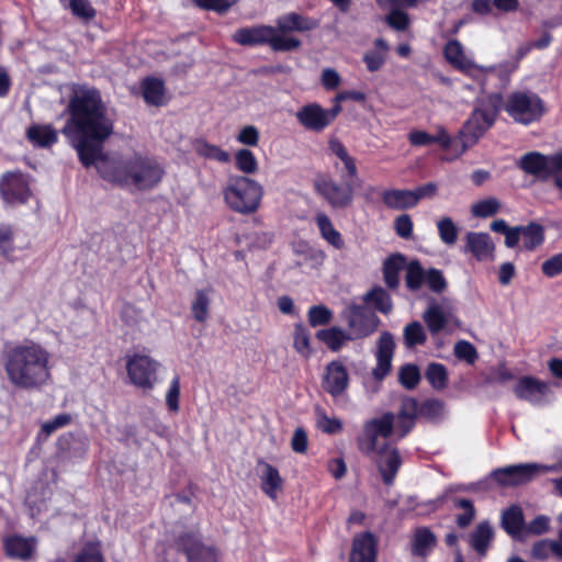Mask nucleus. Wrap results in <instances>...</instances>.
Instances as JSON below:
<instances>
[{
	"instance_id": "f257e3e1",
	"label": "nucleus",
	"mask_w": 562,
	"mask_h": 562,
	"mask_svg": "<svg viewBox=\"0 0 562 562\" xmlns=\"http://www.w3.org/2000/svg\"><path fill=\"white\" fill-rule=\"evenodd\" d=\"M67 111L69 119L61 133L85 167L94 166L105 181L138 191L150 190L162 180L165 169L153 157L134 154L123 158L103 153V143L113 133V120L99 90L87 86L76 88Z\"/></svg>"
},
{
	"instance_id": "f03ea898",
	"label": "nucleus",
	"mask_w": 562,
	"mask_h": 562,
	"mask_svg": "<svg viewBox=\"0 0 562 562\" xmlns=\"http://www.w3.org/2000/svg\"><path fill=\"white\" fill-rule=\"evenodd\" d=\"M417 404L415 400H405L401 411L395 415L384 413L363 423L362 432L357 438V446L364 456L376 458V465L385 484L391 485L402 464L398 450L385 442L390 438L403 439L415 425Z\"/></svg>"
},
{
	"instance_id": "7ed1b4c3",
	"label": "nucleus",
	"mask_w": 562,
	"mask_h": 562,
	"mask_svg": "<svg viewBox=\"0 0 562 562\" xmlns=\"http://www.w3.org/2000/svg\"><path fill=\"white\" fill-rule=\"evenodd\" d=\"M50 359L52 356L46 348L29 340L4 351L3 368L14 387L37 390L52 380Z\"/></svg>"
},
{
	"instance_id": "20e7f679",
	"label": "nucleus",
	"mask_w": 562,
	"mask_h": 562,
	"mask_svg": "<svg viewBox=\"0 0 562 562\" xmlns=\"http://www.w3.org/2000/svg\"><path fill=\"white\" fill-rule=\"evenodd\" d=\"M226 204L234 212L248 215L255 213L263 196V188L246 176L232 177L223 190Z\"/></svg>"
},
{
	"instance_id": "39448f33",
	"label": "nucleus",
	"mask_w": 562,
	"mask_h": 562,
	"mask_svg": "<svg viewBox=\"0 0 562 562\" xmlns=\"http://www.w3.org/2000/svg\"><path fill=\"white\" fill-rule=\"evenodd\" d=\"M233 41L241 46L269 45L274 52H290L296 49L301 42L270 25H254L238 29L232 36Z\"/></svg>"
},
{
	"instance_id": "423d86ee",
	"label": "nucleus",
	"mask_w": 562,
	"mask_h": 562,
	"mask_svg": "<svg viewBox=\"0 0 562 562\" xmlns=\"http://www.w3.org/2000/svg\"><path fill=\"white\" fill-rule=\"evenodd\" d=\"M497 112V108L493 104H481L474 109L471 116L460 130L458 137H456V157L462 155L479 142L485 132L493 125Z\"/></svg>"
},
{
	"instance_id": "0eeeda50",
	"label": "nucleus",
	"mask_w": 562,
	"mask_h": 562,
	"mask_svg": "<svg viewBox=\"0 0 562 562\" xmlns=\"http://www.w3.org/2000/svg\"><path fill=\"white\" fill-rule=\"evenodd\" d=\"M443 56L449 65L479 81L482 88H485L486 80L501 68L498 66L483 67L475 64L472 54L468 53L458 40H450L446 43Z\"/></svg>"
},
{
	"instance_id": "6e6552de",
	"label": "nucleus",
	"mask_w": 562,
	"mask_h": 562,
	"mask_svg": "<svg viewBox=\"0 0 562 562\" xmlns=\"http://www.w3.org/2000/svg\"><path fill=\"white\" fill-rule=\"evenodd\" d=\"M562 470V451L559 463L546 465L540 463H520L498 468L491 473V477L502 487H514L529 483L542 473L558 472Z\"/></svg>"
},
{
	"instance_id": "1a4fd4ad",
	"label": "nucleus",
	"mask_w": 562,
	"mask_h": 562,
	"mask_svg": "<svg viewBox=\"0 0 562 562\" xmlns=\"http://www.w3.org/2000/svg\"><path fill=\"white\" fill-rule=\"evenodd\" d=\"M126 372L130 382L142 390H151L157 383V372L161 364L150 356L134 352L125 357Z\"/></svg>"
},
{
	"instance_id": "9d476101",
	"label": "nucleus",
	"mask_w": 562,
	"mask_h": 562,
	"mask_svg": "<svg viewBox=\"0 0 562 562\" xmlns=\"http://www.w3.org/2000/svg\"><path fill=\"white\" fill-rule=\"evenodd\" d=\"M506 111L514 121L527 125L542 116L544 106L533 92H514L507 99Z\"/></svg>"
},
{
	"instance_id": "9b49d317",
	"label": "nucleus",
	"mask_w": 562,
	"mask_h": 562,
	"mask_svg": "<svg viewBox=\"0 0 562 562\" xmlns=\"http://www.w3.org/2000/svg\"><path fill=\"white\" fill-rule=\"evenodd\" d=\"M340 317L347 324V331L353 340L370 336L379 325V317L363 305L348 304Z\"/></svg>"
},
{
	"instance_id": "f8f14e48",
	"label": "nucleus",
	"mask_w": 562,
	"mask_h": 562,
	"mask_svg": "<svg viewBox=\"0 0 562 562\" xmlns=\"http://www.w3.org/2000/svg\"><path fill=\"white\" fill-rule=\"evenodd\" d=\"M314 190L333 209H346L352 204L355 190L350 183H338L329 175H317L313 181Z\"/></svg>"
},
{
	"instance_id": "ddd939ff",
	"label": "nucleus",
	"mask_w": 562,
	"mask_h": 562,
	"mask_svg": "<svg viewBox=\"0 0 562 562\" xmlns=\"http://www.w3.org/2000/svg\"><path fill=\"white\" fill-rule=\"evenodd\" d=\"M423 319L434 338L441 331L452 333L460 325L452 306L447 301L439 302L435 299L429 300Z\"/></svg>"
},
{
	"instance_id": "4468645a",
	"label": "nucleus",
	"mask_w": 562,
	"mask_h": 562,
	"mask_svg": "<svg viewBox=\"0 0 562 562\" xmlns=\"http://www.w3.org/2000/svg\"><path fill=\"white\" fill-rule=\"evenodd\" d=\"M513 391L517 398L535 406L546 405L553 398L550 383L531 375L519 378Z\"/></svg>"
},
{
	"instance_id": "2eb2a0df",
	"label": "nucleus",
	"mask_w": 562,
	"mask_h": 562,
	"mask_svg": "<svg viewBox=\"0 0 562 562\" xmlns=\"http://www.w3.org/2000/svg\"><path fill=\"white\" fill-rule=\"evenodd\" d=\"M176 547L186 553L188 562H218L217 551L213 547L203 546L195 532L179 536Z\"/></svg>"
},
{
	"instance_id": "dca6fc26",
	"label": "nucleus",
	"mask_w": 562,
	"mask_h": 562,
	"mask_svg": "<svg viewBox=\"0 0 562 562\" xmlns=\"http://www.w3.org/2000/svg\"><path fill=\"white\" fill-rule=\"evenodd\" d=\"M0 193L7 203H24L31 195L29 179L22 172H8L0 180Z\"/></svg>"
},
{
	"instance_id": "f3484780",
	"label": "nucleus",
	"mask_w": 562,
	"mask_h": 562,
	"mask_svg": "<svg viewBox=\"0 0 562 562\" xmlns=\"http://www.w3.org/2000/svg\"><path fill=\"white\" fill-rule=\"evenodd\" d=\"M349 386V373L340 360H334L325 367L322 387L333 398L344 395Z\"/></svg>"
},
{
	"instance_id": "a211bd4d",
	"label": "nucleus",
	"mask_w": 562,
	"mask_h": 562,
	"mask_svg": "<svg viewBox=\"0 0 562 562\" xmlns=\"http://www.w3.org/2000/svg\"><path fill=\"white\" fill-rule=\"evenodd\" d=\"M395 342L393 335L389 331L381 334L375 351L376 366L372 374L375 380L382 381L391 371Z\"/></svg>"
},
{
	"instance_id": "6ab92c4d",
	"label": "nucleus",
	"mask_w": 562,
	"mask_h": 562,
	"mask_svg": "<svg viewBox=\"0 0 562 562\" xmlns=\"http://www.w3.org/2000/svg\"><path fill=\"white\" fill-rule=\"evenodd\" d=\"M553 162V155H543L538 151L525 154L517 162V166L527 175L540 180L550 178V170Z\"/></svg>"
},
{
	"instance_id": "aec40b11",
	"label": "nucleus",
	"mask_w": 562,
	"mask_h": 562,
	"mask_svg": "<svg viewBox=\"0 0 562 562\" xmlns=\"http://www.w3.org/2000/svg\"><path fill=\"white\" fill-rule=\"evenodd\" d=\"M295 117L307 131L322 132L329 126L324 108L316 102L303 105L295 113Z\"/></svg>"
},
{
	"instance_id": "412c9836",
	"label": "nucleus",
	"mask_w": 562,
	"mask_h": 562,
	"mask_svg": "<svg viewBox=\"0 0 562 562\" xmlns=\"http://www.w3.org/2000/svg\"><path fill=\"white\" fill-rule=\"evenodd\" d=\"M436 535L428 527H417L409 538L411 554L417 558H427L437 547Z\"/></svg>"
},
{
	"instance_id": "4be33fe9",
	"label": "nucleus",
	"mask_w": 562,
	"mask_h": 562,
	"mask_svg": "<svg viewBox=\"0 0 562 562\" xmlns=\"http://www.w3.org/2000/svg\"><path fill=\"white\" fill-rule=\"evenodd\" d=\"M408 139L413 146H427L437 143L445 150H453L457 154V139L452 138L446 128L439 126L436 135H431L425 131H413L408 135Z\"/></svg>"
},
{
	"instance_id": "5701e85b",
	"label": "nucleus",
	"mask_w": 562,
	"mask_h": 562,
	"mask_svg": "<svg viewBox=\"0 0 562 562\" xmlns=\"http://www.w3.org/2000/svg\"><path fill=\"white\" fill-rule=\"evenodd\" d=\"M376 542L371 532L355 537L349 562H375Z\"/></svg>"
},
{
	"instance_id": "b1692460",
	"label": "nucleus",
	"mask_w": 562,
	"mask_h": 562,
	"mask_svg": "<svg viewBox=\"0 0 562 562\" xmlns=\"http://www.w3.org/2000/svg\"><path fill=\"white\" fill-rule=\"evenodd\" d=\"M465 239L464 251L471 252L480 261L492 258L494 244L487 233L469 232Z\"/></svg>"
},
{
	"instance_id": "393cba45",
	"label": "nucleus",
	"mask_w": 562,
	"mask_h": 562,
	"mask_svg": "<svg viewBox=\"0 0 562 562\" xmlns=\"http://www.w3.org/2000/svg\"><path fill=\"white\" fill-rule=\"evenodd\" d=\"M261 467L260 472V487L262 492L272 501L278 498V492L282 488L283 480L277 468L265 462L259 461Z\"/></svg>"
},
{
	"instance_id": "a878e982",
	"label": "nucleus",
	"mask_w": 562,
	"mask_h": 562,
	"mask_svg": "<svg viewBox=\"0 0 562 562\" xmlns=\"http://www.w3.org/2000/svg\"><path fill=\"white\" fill-rule=\"evenodd\" d=\"M531 557L535 560L546 561L550 557L562 560V530L558 532L557 539H541L531 547Z\"/></svg>"
},
{
	"instance_id": "bb28decb",
	"label": "nucleus",
	"mask_w": 562,
	"mask_h": 562,
	"mask_svg": "<svg viewBox=\"0 0 562 562\" xmlns=\"http://www.w3.org/2000/svg\"><path fill=\"white\" fill-rule=\"evenodd\" d=\"M318 25L317 21L305 18L297 13H289L281 15L277 19V30L280 34L285 32L297 31H311Z\"/></svg>"
},
{
	"instance_id": "cd10ccee",
	"label": "nucleus",
	"mask_w": 562,
	"mask_h": 562,
	"mask_svg": "<svg viewBox=\"0 0 562 562\" xmlns=\"http://www.w3.org/2000/svg\"><path fill=\"white\" fill-rule=\"evenodd\" d=\"M142 94L145 102L149 105L161 106L166 104V89L161 79L147 77L140 83Z\"/></svg>"
},
{
	"instance_id": "c85d7f7f",
	"label": "nucleus",
	"mask_w": 562,
	"mask_h": 562,
	"mask_svg": "<svg viewBox=\"0 0 562 562\" xmlns=\"http://www.w3.org/2000/svg\"><path fill=\"white\" fill-rule=\"evenodd\" d=\"M36 548V540L31 538H23L12 536L4 540V549L8 555L21 560L29 559Z\"/></svg>"
},
{
	"instance_id": "c756f323",
	"label": "nucleus",
	"mask_w": 562,
	"mask_h": 562,
	"mask_svg": "<svg viewBox=\"0 0 562 562\" xmlns=\"http://www.w3.org/2000/svg\"><path fill=\"white\" fill-rule=\"evenodd\" d=\"M383 203L393 210H405L414 207L416 196L412 190L390 189L382 193Z\"/></svg>"
},
{
	"instance_id": "7c9ffc66",
	"label": "nucleus",
	"mask_w": 562,
	"mask_h": 562,
	"mask_svg": "<svg viewBox=\"0 0 562 562\" xmlns=\"http://www.w3.org/2000/svg\"><path fill=\"white\" fill-rule=\"evenodd\" d=\"M29 140L38 147H49L58 139L57 131L49 124H34L27 128Z\"/></svg>"
},
{
	"instance_id": "2f4dec72",
	"label": "nucleus",
	"mask_w": 562,
	"mask_h": 562,
	"mask_svg": "<svg viewBox=\"0 0 562 562\" xmlns=\"http://www.w3.org/2000/svg\"><path fill=\"white\" fill-rule=\"evenodd\" d=\"M390 46L383 38L374 41V48L364 53L363 63L370 72L379 71L386 63Z\"/></svg>"
},
{
	"instance_id": "473e14b6",
	"label": "nucleus",
	"mask_w": 562,
	"mask_h": 562,
	"mask_svg": "<svg viewBox=\"0 0 562 562\" xmlns=\"http://www.w3.org/2000/svg\"><path fill=\"white\" fill-rule=\"evenodd\" d=\"M315 222L323 239H325L335 249L339 250L344 248V238L341 234L334 227L331 220L327 214L317 213L315 216Z\"/></svg>"
},
{
	"instance_id": "72a5a7b5",
	"label": "nucleus",
	"mask_w": 562,
	"mask_h": 562,
	"mask_svg": "<svg viewBox=\"0 0 562 562\" xmlns=\"http://www.w3.org/2000/svg\"><path fill=\"white\" fill-rule=\"evenodd\" d=\"M316 337L331 351H339L348 341L353 340L347 330L334 326L317 331Z\"/></svg>"
},
{
	"instance_id": "f704fd0d",
	"label": "nucleus",
	"mask_w": 562,
	"mask_h": 562,
	"mask_svg": "<svg viewBox=\"0 0 562 562\" xmlns=\"http://www.w3.org/2000/svg\"><path fill=\"white\" fill-rule=\"evenodd\" d=\"M406 259L396 254L387 257L383 263V279L389 289H396L400 284V272L405 267Z\"/></svg>"
},
{
	"instance_id": "c9c22d12",
	"label": "nucleus",
	"mask_w": 562,
	"mask_h": 562,
	"mask_svg": "<svg viewBox=\"0 0 562 562\" xmlns=\"http://www.w3.org/2000/svg\"><path fill=\"white\" fill-rule=\"evenodd\" d=\"M493 537L494 531L490 522L482 521L470 535V544L480 555H485Z\"/></svg>"
},
{
	"instance_id": "e433bc0d",
	"label": "nucleus",
	"mask_w": 562,
	"mask_h": 562,
	"mask_svg": "<svg viewBox=\"0 0 562 562\" xmlns=\"http://www.w3.org/2000/svg\"><path fill=\"white\" fill-rule=\"evenodd\" d=\"M212 289L196 290L191 303V313L199 323H204L209 317Z\"/></svg>"
},
{
	"instance_id": "4c0bfd02",
	"label": "nucleus",
	"mask_w": 562,
	"mask_h": 562,
	"mask_svg": "<svg viewBox=\"0 0 562 562\" xmlns=\"http://www.w3.org/2000/svg\"><path fill=\"white\" fill-rule=\"evenodd\" d=\"M329 150L344 165L347 176L353 179L358 175L356 159L348 153L346 146L337 138L329 140Z\"/></svg>"
},
{
	"instance_id": "58836bf2",
	"label": "nucleus",
	"mask_w": 562,
	"mask_h": 562,
	"mask_svg": "<svg viewBox=\"0 0 562 562\" xmlns=\"http://www.w3.org/2000/svg\"><path fill=\"white\" fill-rule=\"evenodd\" d=\"M524 524L522 510L518 506H512L504 510L502 515V527L512 537H516L521 532Z\"/></svg>"
},
{
	"instance_id": "ea45409f",
	"label": "nucleus",
	"mask_w": 562,
	"mask_h": 562,
	"mask_svg": "<svg viewBox=\"0 0 562 562\" xmlns=\"http://www.w3.org/2000/svg\"><path fill=\"white\" fill-rule=\"evenodd\" d=\"M404 345L408 349L424 345L427 340V333L420 322L408 323L403 329Z\"/></svg>"
},
{
	"instance_id": "a19ab883",
	"label": "nucleus",
	"mask_w": 562,
	"mask_h": 562,
	"mask_svg": "<svg viewBox=\"0 0 562 562\" xmlns=\"http://www.w3.org/2000/svg\"><path fill=\"white\" fill-rule=\"evenodd\" d=\"M520 228L521 240L527 250H533L544 241V231L540 224L529 223Z\"/></svg>"
},
{
	"instance_id": "79ce46f5",
	"label": "nucleus",
	"mask_w": 562,
	"mask_h": 562,
	"mask_svg": "<svg viewBox=\"0 0 562 562\" xmlns=\"http://www.w3.org/2000/svg\"><path fill=\"white\" fill-rule=\"evenodd\" d=\"M364 300L383 314H389L393 308L391 295L381 286H375L369 291Z\"/></svg>"
},
{
	"instance_id": "37998d69",
	"label": "nucleus",
	"mask_w": 562,
	"mask_h": 562,
	"mask_svg": "<svg viewBox=\"0 0 562 562\" xmlns=\"http://www.w3.org/2000/svg\"><path fill=\"white\" fill-rule=\"evenodd\" d=\"M316 427L324 434L336 435L342 431L344 423L337 417H330L323 408L317 407L315 411Z\"/></svg>"
},
{
	"instance_id": "c03bdc74",
	"label": "nucleus",
	"mask_w": 562,
	"mask_h": 562,
	"mask_svg": "<svg viewBox=\"0 0 562 562\" xmlns=\"http://www.w3.org/2000/svg\"><path fill=\"white\" fill-rule=\"evenodd\" d=\"M425 376L429 384L436 390H443L448 384V372L443 364L432 362L428 364Z\"/></svg>"
},
{
	"instance_id": "a18cd8bd",
	"label": "nucleus",
	"mask_w": 562,
	"mask_h": 562,
	"mask_svg": "<svg viewBox=\"0 0 562 562\" xmlns=\"http://www.w3.org/2000/svg\"><path fill=\"white\" fill-rule=\"evenodd\" d=\"M195 151L199 156L203 158L215 160L223 164L228 162L231 158L229 154L226 150L222 149L217 145L209 144L206 142H198L195 145Z\"/></svg>"
},
{
	"instance_id": "49530a36",
	"label": "nucleus",
	"mask_w": 562,
	"mask_h": 562,
	"mask_svg": "<svg viewBox=\"0 0 562 562\" xmlns=\"http://www.w3.org/2000/svg\"><path fill=\"white\" fill-rule=\"evenodd\" d=\"M236 168L245 175H254L258 170V161L252 151L247 148L238 149L235 153Z\"/></svg>"
},
{
	"instance_id": "de8ad7c7",
	"label": "nucleus",
	"mask_w": 562,
	"mask_h": 562,
	"mask_svg": "<svg viewBox=\"0 0 562 562\" xmlns=\"http://www.w3.org/2000/svg\"><path fill=\"white\" fill-rule=\"evenodd\" d=\"M454 508L462 509L463 513L457 515L456 522L460 528L468 527L475 517V508L473 503L468 498H452L451 501Z\"/></svg>"
},
{
	"instance_id": "09e8293b",
	"label": "nucleus",
	"mask_w": 562,
	"mask_h": 562,
	"mask_svg": "<svg viewBox=\"0 0 562 562\" xmlns=\"http://www.w3.org/2000/svg\"><path fill=\"white\" fill-rule=\"evenodd\" d=\"M501 202L496 198H487L472 204L471 213L475 217L486 218L499 212Z\"/></svg>"
},
{
	"instance_id": "8fccbe9b",
	"label": "nucleus",
	"mask_w": 562,
	"mask_h": 562,
	"mask_svg": "<svg viewBox=\"0 0 562 562\" xmlns=\"http://www.w3.org/2000/svg\"><path fill=\"white\" fill-rule=\"evenodd\" d=\"M481 483H471V484H459L454 486L448 487L440 496L429 503L430 509L435 510L439 508L445 502H451L452 498H457L453 496L456 492H475L480 490Z\"/></svg>"
},
{
	"instance_id": "3c124183",
	"label": "nucleus",
	"mask_w": 562,
	"mask_h": 562,
	"mask_svg": "<svg viewBox=\"0 0 562 562\" xmlns=\"http://www.w3.org/2000/svg\"><path fill=\"white\" fill-rule=\"evenodd\" d=\"M71 415L67 413L59 414L53 419L42 424L41 430L37 435L38 440H46L54 431L68 426L71 423Z\"/></svg>"
},
{
	"instance_id": "603ef678",
	"label": "nucleus",
	"mask_w": 562,
	"mask_h": 562,
	"mask_svg": "<svg viewBox=\"0 0 562 562\" xmlns=\"http://www.w3.org/2000/svg\"><path fill=\"white\" fill-rule=\"evenodd\" d=\"M425 274L426 272L423 270L418 261L409 262L406 266V286L412 291L419 290L422 284L425 282Z\"/></svg>"
},
{
	"instance_id": "864d4df0",
	"label": "nucleus",
	"mask_w": 562,
	"mask_h": 562,
	"mask_svg": "<svg viewBox=\"0 0 562 562\" xmlns=\"http://www.w3.org/2000/svg\"><path fill=\"white\" fill-rule=\"evenodd\" d=\"M438 234L441 241L446 245H453L458 239L459 229L454 222L446 216L437 222Z\"/></svg>"
},
{
	"instance_id": "5fc2aeb1",
	"label": "nucleus",
	"mask_w": 562,
	"mask_h": 562,
	"mask_svg": "<svg viewBox=\"0 0 562 562\" xmlns=\"http://www.w3.org/2000/svg\"><path fill=\"white\" fill-rule=\"evenodd\" d=\"M416 404L418 405L417 402ZM417 413L427 419L438 420L445 414V404L439 400H428L422 404L419 409L418 406L416 407L415 416Z\"/></svg>"
},
{
	"instance_id": "6e6d98bb",
	"label": "nucleus",
	"mask_w": 562,
	"mask_h": 562,
	"mask_svg": "<svg viewBox=\"0 0 562 562\" xmlns=\"http://www.w3.org/2000/svg\"><path fill=\"white\" fill-rule=\"evenodd\" d=\"M532 49V45L530 43H526L518 47L516 50V56L514 61H505L502 64H498L497 66L501 67L497 71L493 74V76L503 77L504 75H508L513 71H515L518 68L519 61L527 56Z\"/></svg>"
},
{
	"instance_id": "4d7b16f0",
	"label": "nucleus",
	"mask_w": 562,
	"mask_h": 562,
	"mask_svg": "<svg viewBox=\"0 0 562 562\" xmlns=\"http://www.w3.org/2000/svg\"><path fill=\"white\" fill-rule=\"evenodd\" d=\"M386 24L398 32L406 31L411 25L409 15L401 9L392 8L385 16Z\"/></svg>"
},
{
	"instance_id": "13d9d810",
	"label": "nucleus",
	"mask_w": 562,
	"mask_h": 562,
	"mask_svg": "<svg viewBox=\"0 0 562 562\" xmlns=\"http://www.w3.org/2000/svg\"><path fill=\"white\" fill-rule=\"evenodd\" d=\"M68 8L76 18L83 21L92 20L97 13L89 0H69Z\"/></svg>"
},
{
	"instance_id": "bf43d9fd",
	"label": "nucleus",
	"mask_w": 562,
	"mask_h": 562,
	"mask_svg": "<svg viewBox=\"0 0 562 562\" xmlns=\"http://www.w3.org/2000/svg\"><path fill=\"white\" fill-rule=\"evenodd\" d=\"M294 349L304 358H308L311 355L310 335L306 328L302 325H296L294 329L293 339Z\"/></svg>"
},
{
	"instance_id": "052dcab7",
	"label": "nucleus",
	"mask_w": 562,
	"mask_h": 562,
	"mask_svg": "<svg viewBox=\"0 0 562 562\" xmlns=\"http://www.w3.org/2000/svg\"><path fill=\"white\" fill-rule=\"evenodd\" d=\"M14 251V235L10 225L0 224V254L11 260Z\"/></svg>"
},
{
	"instance_id": "680f3d73",
	"label": "nucleus",
	"mask_w": 562,
	"mask_h": 562,
	"mask_svg": "<svg viewBox=\"0 0 562 562\" xmlns=\"http://www.w3.org/2000/svg\"><path fill=\"white\" fill-rule=\"evenodd\" d=\"M308 323L313 327L329 324L333 312L325 305H314L308 310Z\"/></svg>"
},
{
	"instance_id": "e2e57ef3",
	"label": "nucleus",
	"mask_w": 562,
	"mask_h": 562,
	"mask_svg": "<svg viewBox=\"0 0 562 562\" xmlns=\"http://www.w3.org/2000/svg\"><path fill=\"white\" fill-rule=\"evenodd\" d=\"M398 378H400L401 384L404 387L411 390V389H414L418 384V382L420 380V373H419L417 366L405 364L401 368Z\"/></svg>"
},
{
	"instance_id": "0e129e2a",
	"label": "nucleus",
	"mask_w": 562,
	"mask_h": 562,
	"mask_svg": "<svg viewBox=\"0 0 562 562\" xmlns=\"http://www.w3.org/2000/svg\"><path fill=\"white\" fill-rule=\"evenodd\" d=\"M180 398V378L175 375L170 383L166 393V405L171 413H177L180 408L179 405Z\"/></svg>"
},
{
	"instance_id": "69168bd1",
	"label": "nucleus",
	"mask_w": 562,
	"mask_h": 562,
	"mask_svg": "<svg viewBox=\"0 0 562 562\" xmlns=\"http://www.w3.org/2000/svg\"><path fill=\"white\" fill-rule=\"evenodd\" d=\"M454 356L464 360L467 363L472 364L477 359V352L474 346L467 340H459L453 348Z\"/></svg>"
},
{
	"instance_id": "338daca9",
	"label": "nucleus",
	"mask_w": 562,
	"mask_h": 562,
	"mask_svg": "<svg viewBox=\"0 0 562 562\" xmlns=\"http://www.w3.org/2000/svg\"><path fill=\"white\" fill-rule=\"evenodd\" d=\"M260 139L259 130L255 125H246L240 128L236 136V140L245 146L255 147Z\"/></svg>"
},
{
	"instance_id": "774afa93",
	"label": "nucleus",
	"mask_w": 562,
	"mask_h": 562,
	"mask_svg": "<svg viewBox=\"0 0 562 562\" xmlns=\"http://www.w3.org/2000/svg\"><path fill=\"white\" fill-rule=\"evenodd\" d=\"M74 562H103L99 544H86Z\"/></svg>"
}]
</instances>
